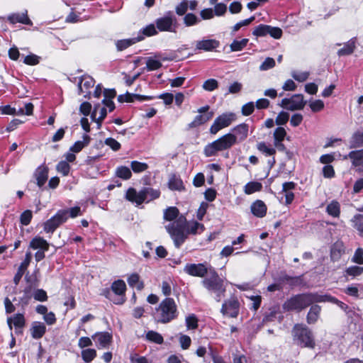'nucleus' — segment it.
Returning a JSON list of instances; mask_svg holds the SVG:
<instances>
[{
    "mask_svg": "<svg viewBox=\"0 0 363 363\" xmlns=\"http://www.w3.org/2000/svg\"><path fill=\"white\" fill-rule=\"evenodd\" d=\"M345 253V245L342 242H336L330 250V258L332 261H338Z\"/></svg>",
    "mask_w": 363,
    "mask_h": 363,
    "instance_id": "obj_27",
    "label": "nucleus"
},
{
    "mask_svg": "<svg viewBox=\"0 0 363 363\" xmlns=\"http://www.w3.org/2000/svg\"><path fill=\"white\" fill-rule=\"evenodd\" d=\"M213 267L210 264L205 262L203 263L193 264L188 263L184 267V272L191 277L205 278L207 274L213 271Z\"/></svg>",
    "mask_w": 363,
    "mask_h": 363,
    "instance_id": "obj_8",
    "label": "nucleus"
},
{
    "mask_svg": "<svg viewBox=\"0 0 363 363\" xmlns=\"http://www.w3.org/2000/svg\"><path fill=\"white\" fill-rule=\"evenodd\" d=\"M251 212L257 217L262 218L266 215V206H251Z\"/></svg>",
    "mask_w": 363,
    "mask_h": 363,
    "instance_id": "obj_56",
    "label": "nucleus"
},
{
    "mask_svg": "<svg viewBox=\"0 0 363 363\" xmlns=\"http://www.w3.org/2000/svg\"><path fill=\"white\" fill-rule=\"evenodd\" d=\"M130 360L131 363H152V362L145 357L139 356L135 353L130 354Z\"/></svg>",
    "mask_w": 363,
    "mask_h": 363,
    "instance_id": "obj_64",
    "label": "nucleus"
},
{
    "mask_svg": "<svg viewBox=\"0 0 363 363\" xmlns=\"http://www.w3.org/2000/svg\"><path fill=\"white\" fill-rule=\"evenodd\" d=\"M125 198L130 202L142 204L144 202L143 188L139 191L134 188H129L126 191Z\"/></svg>",
    "mask_w": 363,
    "mask_h": 363,
    "instance_id": "obj_18",
    "label": "nucleus"
},
{
    "mask_svg": "<svg viewBox=\"0 0 363 363\" xmlns=\"http://www.w3.org/2000/svg\"><path fill=\"white\" fill-rule=\"evenodd\" d=\"M111 289L118 296H119L118 301L116 303L120 304L125 301L123 295L126 289V286L123 280H118L112 284Z\"/></svg>",
    "mask_w": 363,
    "mask_h": 363,
    "instance_id": "obj_21",
    "label": "nucleus"
},
{
    "mask_svg": "<svg viewBox=\"0 0 363 363\" xmlns=\"http://www.w3.org/2000/svg\"><path fill=\"white\" fill-rule=\"evenodd\" d=\"M130 167L134 173L138 174L146 171L148 169V164L134 160L130 162Z\"/></svg>",
    "mask_w": 363,
    "mask_h": 363,
    "instance_id": "obj_47",
    "label": "nucleus"
},
{
    "mask_svg": "<svg viewBox=\"0 0 363 363\" xmlns=\"http://www.w3.org/2000/svg\"><path fill=\"white\" fill-rule=\"evenodd\" d=\"M82 140H78L74 143V144L70 147L69 151L77 153L79 152L84 147L87 146L90 142V137L85 134L82 137Z\"/></svg>",
    "mask_w": 363,
    "mask_h": 363,
    "instance_id": "obj_36",
    "label": "nucleus"
},
{
    "mask_svg": "<svg viewBox=\"0 0 363 363\" xmlns=\"http://www.w3.org/2000/svg\"><path fill=\"white\" fill-rule=\"evenodd\" d=\"M351 222L352 227L358 232L359 235L363 236V213L355 215Z\"/></svg>",
    "mask_w": 363,
    "mask_h": 363,
    "instance_id": "obj_41",
    "label": "nucleus"
},
{
    "mask_svg": "<svg viewBox=\"0 0 363 363\" xmlns=\"http://www.w3.org/2000/svg\"><path fill=\"white\" fill-rule=\"evenodd\" d=\"M95 84L94 79L89 76H82L78 82L79 94H83L84 97H90L91 89L94 87Z\"/></svg>",
    "mask_w": 363,
    "mask_h": 363,
    "instance_id": "obj_11",
    "label": "nucleus"
},
{
    "mask_svg": "<svg viewBox=\"0 0 363 363\" xmlns=\"http://www.w3.org/2000/svg\"><path fill=\"white\" fill-rule=\"evenodd\" d=\"M169 58L164 57L161 53H157L155 55V58L148 57L146 60V67L147 70L153 71L160 69L162 67L160 60H168Z\"/></svg>",
    "mask_w": 363,
    "mask_h": 363,
    "instance_id": "obj_20",
    "label": "nucleus"
},
{
    "mask_svg": "<svg viewBox=\"0 0 363 363\" xmlns=\"http://www.w3.org/2000/svg\"><path fill=\"white\" fill-rule=\"evenodd\" d=\"M213 116V113H207L205 114H199L197 115L193 121L189 124L191 128L198 127L202 124H204L207 121H208Z\"/></svg>",
    "mask_w": 363,
    "mask_h": 363,
    "instance_id": "obj_37",
    "label": "nucleus"
},
{
    "mask_svg": "<svg viewBox=\"0 0 363 363\" xmlns=\"http://www.w3.org/2000/svg\"><path fill=\"white\" fill-rule=\"evenodd\" d=\"M219 45L220 43L217 40L203 39L196 43V49L198 50L209 52L218 48Z\"/></svg>",
    "mask_w": 363,
    "mask_h": 363,
    "instance_id": "obj_15",
    "label": "nucleus"
},
{
    "mask_svg": "<svg viewBox=\"0 0 363 363\" xmlns=\"http://www.w3.org/2000/svg\"><path fill=\"white\" fill-rule=\"evenodd\" d=\"M92 339L98 344V347L108 348L112 342V334L108 332H97L92 335Z\"/></svg>",
    "mask_w": 363,
    "mask_h": 363,
    "instance_id": "obj_13",
    "label": "nucleus"
},
{
    "mask_svg": "<svg viewBox=\"0 0 363 363\" xmlns=\"http://www.w3.org/2000/svg\"><path fill=\"white\" fill-rule=\"evenodd\" d=\"M350 148L354 149L363 146V131H357L352 134L349 141Z\"/></svg>",
    "mask_w": 363,
    "mask_h": 363,
    "instance_id": "obj_34",
    "label": "nucleus"
},
{
    "mask_svg": "<svg viewBox=\"0 0 363 363\" xmlns=\"http://www.w3.org/2000/svg\"><path fill=\"white\" fill-rule=\"evenodd\" d=\"M262 189V183L259 182H250L247 183L244 186V192L246 194H252L255 192L261 191Z\"/></svg>",
    "mask_w": 363,
    "mask_h": 363,
    "instance_id": "obj_40",
    "label": "nucleus"
},
{
    "mask_svg": "<svg viewBox=\"0 0 363 363\" xmlns=\"http://www.w3.org/2000/svg\"><path fill=\"white\" fill-rule=\"evenodd\" d=\"M363 273V267L358 266H351L347 267L344 272V277H351L352 278H354L361 275Z\"/></svg>",
    "mask_w": 363,
    "mask_h": 363,
    "instance_id": "obj_44",
    "label": "nucleus"
},
{
    "mask_svg": "<svg viewBox=\"0 0 363 363\" xmlns=\"http://www.w3.org/2000/svg\"><path fill=\"white\" fill-rule=\"evenodd\" d=\"M81 215L80 208L75 206L69 210H60L57 213L43 223L44 231L47 233L53 232L69 218H75Z\"/></svg>",
    "mask_w": 363,
    "mask_h": 363,
    "instance_id": "obj_3",
    "label": "nucleus"
},
{
    "mask_svg": "<svg viewBox=\"0 0 363 363\" xmlns=\"http://www.w3.org/2000/svg\"><path fill=\"white\" fill-rule=\"evenodd\" d=\"M218 86V81L215 79H209L205 81L202 85L204 90L207 91H212L216 89Z\"/></svg>",
    "mask_w": 363,
    "mask_h": 363,
    "instance_id": "obj_55",
    "label": "nucleus"
},
{
    "mask_svg": "<svg viewBox=\"0 0 363 363\" xmlns=\"http://www.w3.org/2000/svg\"><path fill=\"white\" fill-rule=\"evenodd\" d=\"M127 281L130 287L136 288L139 291H141L144 288V283L140 279V275L137 273L131 274L128 277Z\"/></svg>",
    "mask_w": 363,
    "mask_h": 363,
    "instance_id": "obj_33",
    "label": "nucleus"
},
{
    "mask_svg": "<svg viewBox=\"0 0 363 363\" xmlns=\"http://www.w3.org/2000/svg\"><path fill=\"white\" fill-rule=\"evenodd\" d=\"M236 120V116L233 113H225L218 116L211 125L209 131L211 134L216 135L220 130L228 127Z\"/></svg>",
    "mask_w": 363,
    "mask_h": 363,
    "instance_id": "obj_9",
    "label": "nucleus"
},
{
    "mask_svg": "<svg viewBox=\"0 0 363 363\" xmlns=\"http://www.w3.org/2000/svg\"><path fill=\"white\" fill-rule=\"evenodd\" d=\"M269 33V26L260 24L258 26L255 27L254 30L252 31V34L256 37H264L268 35Z\"/></svg>",
    "mask_w": 363,
    "mask_h": 363,
    "instance_id": "obj_52",
    "label": "nucleus"
},
{
    "mask_svg": "<svg viewBox=\"0 0 363 363\" xmlns=\"http://www.w3.org/2000/svg\"><path fill=\"white\" fill-rule=\"evenodd\" d=\"M350 159L354 167H359L363 164V149L351 151L344 159Z\"/></svg>",
    "mask_w": 363,
    "mask_h": 363,
    "instance_id": "obj_26",
    "label": "nucleus"
},
{
    "mask_svg": "<svg viewBox=\"0 0 363 363\" xmlns=\"http://www.w3.org/2000/svg\"><path fill=\"white\" fill-rule=\"evenodd\" d=\"M279 105L289 111H296L303 109L306 101L303 100L302 94H294L291 98L283 99Z\"/></svg>",
    "mask_w": 363,
    "mask_h": 363,
    "instance_id": "obj_10",
    "label": "nucleus"
},
{
    "mask_svg": "<svg viewBox=\"0 0 363 363\" xmlns=\"http://www.w3.org/2000/svg\"><path fill=\"white\" fill-rule=\"evenodd\" d=\"M169 189L181 191L184 189V184L182 179L176 176H172L168 182Z\"/></svg>",
    "mask_w": 363,
    "mask_h": 363,
    "instance_id": "obj_46",
    "label": "nucleus"
},
{
    "mask_svg": "<svg viewBox=\"0 0 363 363\" xmlns=\"http://www.w3.org/2000/svg\"><path fill=\"white\" fill-rule=\"evenodd\" d=\"M165 228L177 248L181 247L189 235H196L205 230L202 223L194 220L188 221L184 215H180L175 221Z\"/></svg>",
    "mask_w": 363,
    "mask_h": 363,
    "instance_id": "obj_1",
    "label": "nucleus"
},
{
    "mask_svg": "<svg viewBox=\"0 0 363 363\" xmlns=\"http://www.w3.org/2000/svg\"><path fill=\"white\" fill-rule=\"evenodd\" d=\"M255 20V16H252L249 18L242 20L232 27V33H235L238 31L242 27L247 26Z\"/></svg>",
    "mask_w": 363,
    "mask_h": 363,
    "instance_id": "obj_58",
    "label": "nucleus"
},
{
    "mask_svg": "<svg viewBox=\"0 0 363 363\" xmlns=\"http://www.w3.org/2000/svg\"><path fill=\"white\" fill-rule=\"evenodd\" d=\"M295 187V184L294 182H286L283 184V189H282V199L283 197L285 198V202L288 204L291 203L294 198V194L291 191L292 189H294Z\"/></svg>",
    "mask_w": 363,
    "mask_h": 363,
    "instance_id": "obj_28",
    "label": "nucleus"
},
{
    "mask_svg": "<svg viewBox=\"0 0 363 363\" xmlns=\"http://www.w3.org/2000/svg\"><path fill=\"white\" fill-rule=\"evenodd\" d=\"M289 118V114L286 112H280L275 119V123L278 125H282L287 123Z\"/></svg>",
    "mask_w": 363,
    "mask_h": 363,
    "instance_id": "obj_59",
    "label": "nucleus"
},
{
    "mask_svg": "<svg viewBox=\"0 0 363 363\" xmlns=\"http://www.w3.org/2000/svg\"><path fill=\"white\" fill-rule=\"evenodd\" d=\"M160 191L152 187H143L144 202H151L160 196Z\"/></svg>",
    "mask_w": 363,
    "mask_h": 363,
    "instance_id": "obj_31",
    "label": "nucleus"
},
{
    "mask_svg": "<svg viewBox=\"0 0 363 363\" xmlns=\"http://www.w3.org/2000/svg\"><path fill=\"white\" fill-rule=\"evenodd\" d=\"M46 332V327L43 323L35 321L30 328L31 336L34 339L41 338Z\"/></svg>",
    "mask_w": 363,
    "mask_h": 363,
    "instance_id": "obj_25",
    "label": "nucleus"
},
{
    "mask_svg": "<svg viewBox=\"0 0 363 363\" xmlns=\"http://www.w3.org/2000/svg\"><path fill=\"white\" fill-rule=\"evenodd\" d=\"M177 306L173 298H166L156 309L155 320L158 323H167L177 318Z\"/></svg>",
    "mask_w": 363,
    "mask_h": 363,
    "instance_id": "obj_4",
    "label": "nucleus"
},
{
    "mask_svg": "<svg viewBox=\"0 0 363 363\" xmlns=\"http://www.w3.org/2000/svg\"><path fill=\"white\" fill-rule=\"evenodd\" d=\"M312 294H298L291 297L284 303L286 311H301L313 303Z\"/></svg>",
    "mask_w": 363,
    "mask_h": 363,
    "instance_id": "obj_7",
    "label": "nucleus"
},
{
    "mask_svg": "<svg viewBox=\"0 0 363 363\" xmlns=\"http://www.w3.org/2000/svg\"><path fill=\"white\" fill-rule=\"evenodd\" d=\"M7 324L11 330H12V325H13L16 329L23 328L26 324L23 314L16 313L13 316L9 317L7 318Z\"/></svg>",
    "mask_w": 363,
    "mask_h": 363,
    "instance_id": "obj_23",
    "label": "nucleus"
},
{
    "mask_svg": "<svg viewBox=\"0 0 363 363\" xmlns=\"http://www.w3.org/2000/svg\"><path fill=\"white\" fill-rule=\"evenodd\" d=\"M176 22L175 18L171 14L160 18L156 21L157 28L160 31H172L174 23Z\"/></svg>",
    "mask_w": 363,
    "mask_h": 363,
    "instance_id": "obj_14",
    "label": "nucleus"
},
{
    "mask_svg": "<svg viewBox=\"0 0 363 363\" xmlns=\"http://www.w3.org/2000/svg\"><path fill=\"white\" fill-rule=\"evenodd\" d=\"M32 217H33V214H32L31 211L26 210V211H23L21 213V217H20V220H21V224L23 225H28L30 223V222L32 219Z\"/></svg>",
    "mask_w": 363,
    "mask_h": 363,
    "instance_id": "obj_60",
    "label": "nucleus"
},
{
    "mask_svg": "<svg viewBox=\"0 0 363 363\" xmlns=\"http://www.w3.org/2000/svg\"><path fill=\"white\" fill-rule=\"evenodd\" d=\"M157 34V30L154 24H150L143 29H141L139 32L138 35L143 36V39L145 36L150 37Z\"/></svg>",
    "mask_w": 363,
    "mask_h": 363,
    "instance_id": "obj_49",
    "label": "nucleus"
},
{
    "mask_svg": "<svg viewBox=\"0 0 363 363\" xmlns=\"http://www.w3.org/2000/svg\"><path fill=\"white\" fill-rule=\"evenodd\" d=\"M115 174L123 180L130 179L132 177V172L129 167L126 166H119L116 169Z\"/></svg>",
    "mask_w": 363,
    "mask_h": 363,
    "instance_id": "obj_39",
    "label": "nucleus"
},
{
    "mask_svg": "<svg viewBox=\"0 0 363 363\" xmlns=\"http://www.w3.org/2000/svg\"><path fill=\"white\" fill-rule=\"evenodd\" d=\"M96 350L94 348H86L82 350L81 357L85 362H91L96 357Z\"/></svg>",
    "mask_w": 363,
    "mask_h": 363,
    "instance_id": "obj_43",
    "label": "nucleus"
},
{
    "mask_svg": "<svg viewBox=\"0 0 363 363\" xmlns=\"http://www.w3.org/2000/svg\"><path fill=\"white\" fill-rule=\"evenodd\" d=\"M146 337L148 340L157 344H162L164 340L162 336L160 333L152 330L147 333Z\"/></svg>",
    "mask_w": 363,
    "mask_h": 363,
    "instance_id": "obj_53",
    "label": "nucleus"
},
{
    "mask_svg": "<svg viewBox=\"0 0 363 363\" xmlns=\"http://www.w3.org/2000/svg\"><path fill=\"white\" fill-rule=\"evenodd\" d=\"M93 339L89 337H81L78 340V347L81 350L89 348V347L93 345Z\"/></svg>",
    "mask_w": 363,
    "mask_h": 363,
    "instance_id": "obj_57",
    "label": "nucleus"
},
{
    "mask_svg": "<svg viewBox=\"0 0 363 363\" xmlns=\"http://www.w3.org/2000/svg\"><path fill=\"white\" fill-rule=\"evenodd\" d=\"M118 99L120 102H133L135 100L139 101L151 100L152 99V97L127 92L125 94L119 95Z\"/></svg>",
    "mask_w": 363,
    "mask_h": 363,
    "instance_id": "obj_24",
    "label": "nucleus"
},
{
    "mask_svg": "<svg viewBox=\"0 0 363 363\" xmlns=\"http://www.w3.org/2000/svg\"><path fill=\"white\" fill-rule=\"evenodd\" d=\"M32 258V254L30 252H27L26 253L25 259L20 264L18 271L16 274L14 276L13 278V282L15 284H18L22 278L23 274L25 273L26 270L27 269L28 265L30 264V262L31 261Z\"/></svg>",
    "mask_w": 363,
    "mask_h": 363,
    "instance_id": "obj_17",
    "label": "nucleus"
},
{
    "mask_svg": "<svg viewBox=\"0 0 363 363\" xmlns=\"http://www.w3.org/2000/svg\"><path fill=\"white\" fill-rule=\"evenodd\" d=\"M257 150L266 156H272L276 153V149L267 145L264 142H260L257 145Z\"/></svg>",
    "mask_w": 363,
    "mask_h": 363,
    "instance_id": "obj_45",
    "label": "nucleus"
},
{
    "mask_svg": "<svg viewBox=\"0 0 363 363\" xmlns=\"http://www.w3.org/2000/svg\"><path fill=\"white\" fill-rule=\"evenodd\" d=\"M210 277L204 278L201 284L208 291L216 294V300L219 302L225 292L223 280L218 277L215 268L209 273Z\"/></svg>",
    "mask_w": 363,
    "mask_h": 363,
    "instance_id": "obj_5",
    "label": "nucleus"
},
{
    "mask_svg": "<svg viewBox=\"0 0 363 363\" xmlns=\"http://www.w3.org/2000/svg\"><path fill=\"white\" fill-rule=\"evenodd\" d=\"M294 340L301 347L313 348L315 340L312 332L303 325H296L293 329Z\"/></svg>",
    "mask_w": 363,
    "mask_h": 363,
    "instance_id": "obj_6",
    "label": "nucleus"
},
{
    "mask_svg": "<svg viewBox=\"0 0 363 363\" xmlns=\"http://www.w3.org/2000/svg\"><path fill=\"white\" fill-rule=\"evenodd\" d=\"M143 40V36L138 35L137 38H133L129 39H123L119 40L116 43V48L118 50L122 51L130 45L136 43L137 42L141 41Z\"/></svg>",
    "mask_w": 363,
    "mask_h": 363,
    "instance_id": "obj_30",
    "label": "nucleus"
},
{
    "mask_svg": "<svg viewBox=\"0 0 363 363\" xmlns=\"http://www.w3.org/2000/svg\"><path fill=\"white\" fill-rule=\"evenodd\" d=\"M70 166L65 161H60L56 166V170L63 176H67L70 172Z\"/></svg>",
    "mask_w": 363,
    "mask_h": 363,
    "instance_id": "obj_51",
    "label": "nucleus"
},
{
    "mask_svg": "<svg viewBox=\"0 0 363 363\" xmlns=\"http://www.w3.org/2000/svg\"><path fill=\"white\" fill-rule=\"evenodd\" d=\"M275 66V60L272 57H267L259 67L262 71L268 70Z\"/></svg>",
    "mask_w": 363,
    "mask_h": 363,
    "instance_id": "obj_61",
    "label": "nucleus"
},
{
    "mask_svg": "<svg viewBox=\"0 0 363 363\" xmlns=\"http://www.w3.org/2000/svg\"><path fill=\"white\" fill-rule=\"evenodd\" d=\"M8 21L14 24L16 23H21L25 25H31L32 22L29 19L27 12L21 13H13L8 16Z\"/></svg>",
    "mask_w": 363,
    "mask_h": 363,
    "instance_id": "obj_29",
    "label": "nucleus"
},
{
    "mask_svg": "<svg viewBox=\"0 0 363 363\" xmlns=\"http://www.w3.org/2000/svg\"><path fill=\"white\" fill-rule=\"evenodd\" d=\"M235 134L227 133L212 143L206 145L203 149V153L206 157H212L218 155V152L230 149L237 140L243 141L248 135V125L241 123L234 128Z\"/></svg>",
    "mask_w": 363,
    "mask_h": 363,
    "instance_id": "obj_2",
    "label": "nucleus"
},
{
    "mask_svg": "<svg viewBox=\"0 0 363 363\" xmlns=\"http://www.w3.org/2000/svg\"><path fill=\"white\" fill-rule=\"evenodd\" d=\"M179 216V211L175 206H170L164 211V218L166 220L172 221Z\"/></svg>",
    "mask_w": 363,
    "mask_h": 363,
    "instance_id": "obj_42",
    "label": "nucleus"
},
{
    "mask_svg": "<svg viewBox=\"0 0 363 363\" xmlns=\"http://www.w3.org/2000/svg\"><path fill=\"white\" fill-rule=\"evenodd\" d=\"M34 175L38 186L41 187L48 180V168L45 165H41L36 169Z\"/></svg>",
    "mask_w": 363,
    "mask_h": 363,
    "instance_id": "obj_22",
    "label": "nucleus"
},
{
    "mask_svg": "<svg viewBox=\"0 0 363 363\" xmlns=\"http://www.w3.org/2000/svg\"><path fill=\"white\" fill-rule=\"evenodd\" d=\"M239 306L238 301L235 298H231L223 303L221 313L223 315L235 318L238 315Z\"/></svg>",
    "mask_w": 363,
    "mask_h": 363,
    "instance_id": "obj_12",
    "label": "nucleus"
},
{
    "mask_svg": "<svg viewBox=\"0 0 363 363\" xmlns=\"http://www.w3.org/2000/svg\"><path fill=\"white\" fill-rule=\"evenodd\" d=\"M106 114L107 111L105 106H101L100 104L94 106L91 113V119L97 123L98 129L101 128V122L106 118Z\"/></svg>",
    "mask_w": 363,
    "mask_h": 363,
    "instance_id": "obj_19",
    "label": "nucleus"
},
{
    "mask_svg": "<svg viewBox=\"0 0 363 363\" xmlns=\"http://www.w3.org/2000/svg\"><path fill=\"white\" fill-rule=\"evenodd\" d=\"M286 135V130L282 127L277 128L273 134L274 138V147L280 151H284L285 150V146L282 143L284 138Z\"/></svg>",
    "mask_w": 363,
    "mask_h": 363,
    "instance_id": "obj_16",
    "label": "nucleus"
},
{
    "mask_svg": "<svg viewBox=\"0 0 363 363\" xmlns=\"http://www.w3.org/2000/svg\"><path fill=\"white\" fill-rule=\"evenodd\" d=\"M248 39L247 38H243L241 40H233L230 44V49L233 52L240 51L246 47Z\"/></svg>",
    "mask_w": 363,
    "mask_h": 363,
    "instance_id": "obj_50",
    "label": "nucleus"
},
{
    "mask_svg": "<svg viewBox=\"0 0 363 363\" xmlns=\"http://www.w3.org/2000/svg\"><path fill=\"white\" fill-rule=\"evenodd\" d=\"M352 262L358 264H363V249L361 247H359L356 250L354 256L352 258Z\"/></svg>",
    "mask_w": 363,
    "mask_h": 363,
    "instance_id": "obj_62",
    "label": "nucleus"
},
{
    "mask_svg": "<svg viewBox=\"0 0 363 363\" xmlns=\"http://www.w3.org/2000/svg\"><path fill=\"white\" fill-rule=\"evenodd\" d=\"M320 307L318 305L313 306L308 313L307 322L309 324L315 323L318 318L320 313Z\"/></svg>",
    "mask_w": 363,
    "mask_h": 363,
    "instance_id": "obj_38",
    "label": "nucleus"
},
{
    "mask_svg": "<svg viewBox=\"0 0 363 363\" xmlns=\"http://www.w3.org/2000/svg\"><path fill=\"white\" fill-rule=\"evenodd\" d=\"M29 246L33 250L39 249L40 250L48 251L49 249L48 242L40 237H35L32 239Z\"/></svg>",
    "mask_w": 363,
    "mask_h": 363,
    "instance_id": "obj_32",
    "label": "nucleus"
},
{
    "mask_svg": "<svg viewBox=\"0 0 363 363\" xmlns=\"http://www.w3.org/2000/svg\"><path fill=\"white\" fill-rule=\"evenodd\" d=\"M186 325L189 330H194L198 327V319L194 314H190L186 318Z\"/></svg>",
    "mask_w": 363,
    "mask_h": 363,
    "instance_id": "obj_54",
    "label": "nucleus"
},
{
    "mask_svg": "<svg viewBox=\"0 0 363 363\" xmlns=\"http://www.w3.org/2000/svg\"><path fill=\"white\" fill-rule=\"evenodd\" d=\"M323 175L325 178L331 179L335 177V170L332 165H325L322 169Z\"/></svg>",
    "mask_w": 363,
    "mask_h": 363,
    "instance_id": "obj_63",
    "label": "nucleus"
},
{
    "mask_svg": "<svg viewBox=\"0 0 363 363\" xmlns=\"http://www.w3.org/2000/svg\"><path fill=\"white\" fill-rule=\"evenodd\" d=\"M313 296V303L317 302H330L334 303L336 298L330 295L325 294V295H319L317 294H312Z\"/></svg>",
    "mask_w": 363,
    "mask_h": 363,
    "instance_id": "obj_48",
    "label": "nucleus"
},
{
    "mask_svg": "<svg viewBox=\"0 0 363 363\" xmlns=\"http://www.w3.org/2000/svg\"><path fill=\"white\" fill-rule=\"evenodd\" d=\"M355 43L356 42L354 38L350 39L344 45L342 48L337 51V55L341 57L352 54L355 49Z\"/></svg>",
    "mask_w": 363,
    "mask_h": 363,
    "instance_id": "obj_35",
    "label": "nucleus"
}]
</instances>
